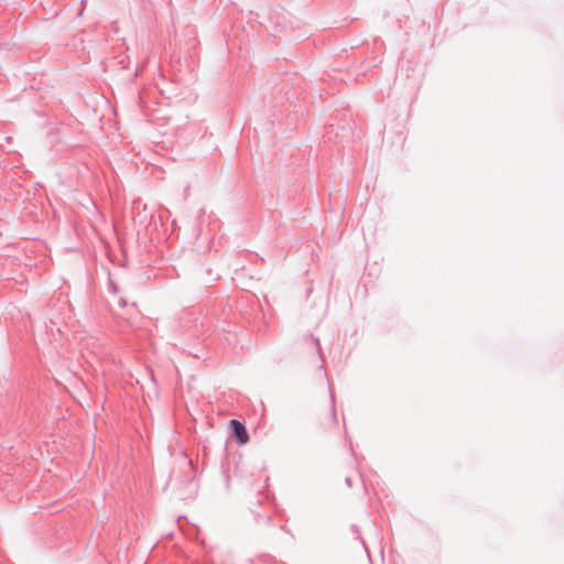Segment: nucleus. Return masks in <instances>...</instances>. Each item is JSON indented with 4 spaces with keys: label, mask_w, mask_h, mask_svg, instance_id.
<instances>
[{
    "label": "nucleus",
    "mask_w": 564,
    "mask_h": 564,
    "mask_svg": "<svg viewBox=\"0 0 564 564\" xmlns=\"http://www.w3.org/2000/svg\"><path fill=\"white\" fill-rule=\"evenodd\" d=\"M230 426L232 429V433H234L235 437L237 438V441L240 444H247L249 441V435H248V432H247L245 425L241 422H239L238 420H231Z\"/></svg>",
    "instance_id": "f257e3e1"
}]
</instances>
